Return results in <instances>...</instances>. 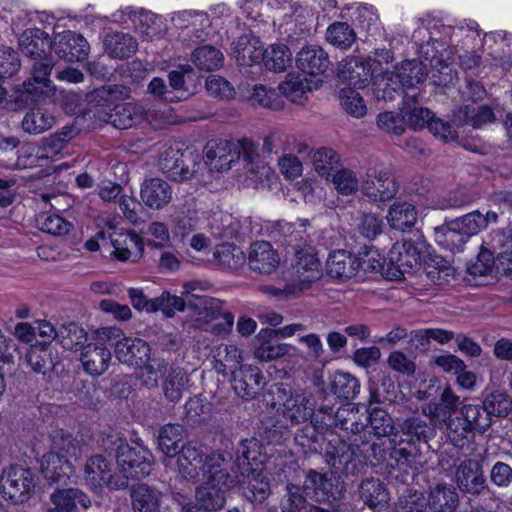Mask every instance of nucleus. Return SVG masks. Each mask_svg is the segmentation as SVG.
<instances>
[{"mask_svg": "<svg viewBox=\"0 0 512 512\" xmlns=\"http://www.w3.org/2000/svg\"><path fill=\"white\" fill-rule=\"evenodd\" d=\"M198 79L194 67L189 64H180L175 70H171L168 73V87L175 93V102L194 95Z\"/></svg>", "mask_w": 512, "mask_h": 512, "instance_id": "nucleus-26", "label": "nucleus"}, {"mask_svg": "<svg viewBox=\"0 0 512 512\" xmlns=\"http://www.w3.org/2000/svg\"><path fill=\"white\" fill-rule=\"evenodd\" d=\"M190 60L199 70L211 72L222 67L224 55L212 45H202L192 51Z\"/></svg>", "mask_w": 512, "mask_h": 512, "instance_id": "nucleus-52", "label": "nucleus"}, {"mask_svg": "<svg viewBox=\"0 0 512 512\" xmlns=\"http://www.w3.org/2000/svg\"><path fill=\"white\" fill-rule=\"evenodd\" d=\"M231 376L232 387L239 397L250 400L259 394L263 380L259 368L252 365L240 366Z\"/></svg>", "mask_w": 512, "mask_h": 512, "instance_id": "nucleus-22", "label": "nucleus"}, {"mask_svg": "<svg viewBox=\"0 0 512 512\" xmlns=\"http://www.w3.org/2000/svg\"><path fill=\"white\" fill-rule=\"evenodd\" d=\"M185 429L180 424H166L159 430L158 445L163 453L173 457L180 450L179 443L183 440Z\"/></svg>", "mask_w": 512, "mask_h": 512, "instance_id": "nucleus-56", "label": "nucleus"}, {"mask_svg": "<svg viewBox=\"0 0 512 512\" xmlns=\"http://www.w3.org/2000/svg\"><path fill=\"white\" fill-rule=\"evenodd\" d=\"M483 408L490 417L504 418L512 411V399L505 391L494 390L485 397Z\"/></svg>", "mask_w": 512, "mask_h": 512, "instance_id": "nucleus-63", "label": "nucleus"}, {"mask_svg": "<svg viewBox=\"0 0 512 512\" xmlns=\"http://www.w3.org/2000/svg\"><path fill=\"white\" fill-rule=\"evenodd\" d=\"M102 447L114 455L118 470L132 473L137 480L151 473L152 454L143 445H130L118 433H110L103 437Z\"/></svg>", "mask_w": 512, "mask_h": 512, "instance_id": "nucleus-1", "label": "nucleus"}, {"mask_svg": "<svg viewBox=\"0 0 512 512\" xmlns=\"http://www.w3.org/2000/svg\"><path fill=\"white\" fill-rule=\"evenodd\" d=\"M387 221L392 229L404 232L415 225L417 221V211L410 203H394L389 208Z\"/></svg>", "mask_w": 512, "mask_h": 512, "instance_id": "nucleus-51", "label": "nucleus"}, {"mask_svg": "<svg viewBox=\"0 0 512 512\" xmlns=\"http://www.w3.org/2000/svg\"><path fill=\"white\" fill-rule=\"evenodd\" d=\"M49 453L58 454V456L65 458H77L80 453L79 442L70 433L63 430L54 431L51 434Z\"/></svg>", "mask_w": 512, "mask_h": 512, "instance_id": "nucleus-61", "label": "nucleus"}, {"mask_svg": "<svg viewBox=\"0 0 512 512\" xmlns=\"http://www.w3.org/2000/svg\"><path fill=\"white\" fill-rule=\"evenodd\" d=\"M354 253L336 250L329 254L326 262L327 274L335 279H349L356 275Z\"/></svg>", "mask_w": 512, "mask_h": 512, "instance_id": "nucleus-43", "label": "nucleus"}, {"mask_svg": "<svg viewBox=\"0 0 512 512\" xmlns=\"http://www.w3.org/2000/svg\"><path fill=\"white\" fill-rule=\"evenodd\" d=\"M189 378L184 368L170 367L163 378L162 389L165 398L172 403H177L183 396Z\"/></svg>", "mask_w": 512, "mask_h": 512, "instance_id": "nucleus-49", "label": "nucleus"}, {"mask_svg": "<svg viewBox=\"0 0 512 512\" xmlns=\"http://www.w3.org/2000/svg\"><path fill=\"white\" fill-rule=\"evenodd\" d=\"M268 460L263 444L256 438L242 439L235 452L234 465L239 472L249 468H262Z\"/></svg>", "mask_w": 512, "mask_h": 512, "instance_id": "nucleus-18", "label": "nucleus"}, {"mask_svg": "<svg viewBox=\"0 0 512 512\" xmlns=\"http://www.w3.org/2000/svg\"><path fill=\"white\" fill-rule=\"evenodd\" d=\"M328 465L345 475H355L361 466L354 446L339 438L329 440L325 450Z\"/></svg>", "mask_w": 512, "mask_h": 512, "instance_id": "nucleus-10", "label": "nucleus"}, {"mask_svg": "<svg viewBox=\"0 0 512 512\" xmlns=\"http://www.w3.org/2000/svg\"><path fill=\"white\" fill-rule=\"evenodd\" d=\"M312 162L315 171L327 180L341 167L339 155L333 149L326 147L313 152Z\"/></svg>", "mask_w": 512, "mask_h": 512, "instance_id": "nucleus-55", "label": "nucleus"}, {"mask_svg": "<svg viewBox=\"0 0 512 512\" xmlns=\"http://www.w3.org/2000/svg\"><path fill=\"white\" fill-rule=\"evenodd\" d=\"M34 473L29 468L12 466L5 470L0 479L3 497L13 504L26 502L35 488Z\"/></svg>", "mask_w": 512, "mask_h": 512, "instance_id": "nucleus-6", "label": "nucleus"}, {"mask_svg": "<svg viewBox=\"0 0 512 512\" xmlns=\"http://www.w3.org/2000/svg\"><path fill=\"white\" fill-rule=\"evenodd\" d=\"M104 51L113 59H127L138 50L137 40L129 33L110 32L103 39Z\"/></svg>", "mask_w": 512, "mask_h": 512, "instance_id": "nucleus-36", "label": "nucleus"}, {"mask_svg": "<svg viewBox=\"0 0 512 512\" xmlns=\"http://www.w3.org/2000/svg\"><path fill=\"white\" fill-rule=\"evenodd\" d=\"M373 94L378 101H391L402 95L404 86L394 70H386L377 75L373 81Z\"/></svg>", "mask_w": 512, "mask_h": 512, "instance_id": "nucleus-44", "label": "nucleus"}, {"mask_svg": "<svg viewBox=\"0 0 512 512\" xmlns=\"http://www.w3.org/2000/svg\"><path fill=\"white\" fill-rule=\"evenodd\" d=\"M453 480L455 487L470 501L486 498L487 504H496L498 496L489 486L480 460L466 458L455 467Z\"/></svg>", "mask_w": 512, "mask_h": 512, "instance_id": "nucleus-2", "label": "nucleus"}, {"mask_svg": "<svg viewBox=\"0 0 512 512\" xmlns=\"http://www.w3.org/2000/svg\"><path fill=\"white\" fill-rule=\"evenodd\" d=\"M356 272L363 270L365 273H380L384 277L385 268L388 266L386 260L373 246L364 245L354 253Z\"/></svg>", "mask_w": 512, "mask_h": 512, "instance_id": "nucleus-48", "label": "nucleus"}, {"mask_svg": "<svg viewBox=\"0 0 512 512\" xmlns=\"http://www.w3.org/2000/svg\"><path fill=\"white\" fill-rule=\"evenodd\" d=\"M496 120L492 107L488 105L474 106L465 104L452 111V123L458 128L471 125L475 129L493 123Z\"/></svg>", "mask_w": 512, "mask_h": 512, "instance_id": "nucleus-21", "label": "nucleus"}, {"mask_svg": "<svg viewBox=\"0 0 512 512\" xmlns=\"http://www.w3.org/2000/svg\"><path fill=\"white\" fill-rule=\"evenodd\" d=\"M214 369L224 376L232 375L239 370L242 361V352L235 346L219 345L213 351Z\"/></svg>", "mask_w": 512, "mask_h": 512, "instance_id": "nucleus-46", "label": "nucleus"}, {"mask_svg": "<svg viewBox=\"0 0 512 512\" xmlns=\"http://www.w3.org/2000/svg\"><path fill=\"white\" fill-rule=\"evenodd\" d=\"M26 360L35 373L42 374L49 381L56 367L61 363L58 351L51 341L36 342L31 345L26 354Z\"/></svg>", "mask_w": 512, "mask_h": 512, "instance_id": "nucleus-14", "label": "nucleus"}, {"mask_svg": "<svg viewBox=\"0 0 512 512\" xmlns=\"http://www.w3.org/2000/svg\"><path fill=\"white\" fill-rule=\"evenodd\" d=\"M434 235L438 245L453 253L462 251L468 241L452 219L446 220L441 226L435 227Z\"/></svg>", "mask_w": 512, "mask_h": 512, "instance_id": "nucleus-45", "label": "nucleus"}, {"mask_svg": "<svg viewBox=\"0 0 512 512\" xmlns=\"http://www.w3.org/2000/svg\"><path fill=\"white\" fill-rule=\"evenodd\" d=\"M157 165L162 173L173 181L182 182L194 174V170L185 162L183 153L171 147L160 153Z\"/></svg>", "mask_w": 512, "mask_h": 512, "instance_id": "nucleus-25", "label": "nucleus"}, {"mask_svg": "<svg viewBox=\"0 0 512 512\" xmlns=\"http://www.w3.org/2000/svg\"><path fill=\"white\" fill-rule=\"evenodd\" d=\"M228 490L203 481L195 491V501L204 511H218L226 504Z\"/></svg>", "mask_w": 512, "mask_h": 512, "instance_id": "nucleus-47", "label": "nucleus"}, {"mask_svg": "<svg viewBox=\"0 0 512 512\" xmlns=\"http://www.w3.org/2000/svg\"><path fill=\"white\" fill-rule=\"evenodd\" d=\"M161 492L145 483L130 487V500L134 512H161Z\"/></svg>", "mask_w": 512, "mask_h": 512, "instance_id": "nucleus-35", "label": "nucleus"}, {"mask_svg": "<svg viewBox=\"0 0 512 512\" xmlns=\"http://www.w3.org/2000/svg\"><path fill=\"white\" fill-rule=\"evenodd\" d=\"M444 423L447 428V436L455 447L463 448L470 442L469 437L473 436L474 429H472L462 416L451 417Z\"/></svg>", "mask_w": 512, "mask_h": 512, "instance_id": "nucleus-64", "label": "nucleus"}, {"mask_svg": "<svg viewBox=\"0 0 512 512\" xmlns=\"http://www.w3.org/2000/svg\"><path fill=\"white\" fill-rule=\"evenodd\" d=\"M315 505L307 500L302 487L289 483L286 485V493L281 499V512H313Z\"/></svg>", "mask_w": 512, "mask_h": 512, "instance_id": "nucleus-54", "label": "nucleus"}, {"mask_svg": "<svg viewBox=\"0 0 512 512\" xmlns=\"http://www.w3.org/2000/svg\"><path fill=\"white\" fill-rule=\"evenodd\" d=\"M55 124L54 116L43 109H32L25 114L22 120V129L28 134H41Z\"/></svg>", "mask_w": 512, "mask_h": 512, "instance_id": "nucleus-57", "label": "nucleus"}, {"mask_svg": "<svg viewBox=\"0 0 512 512\" xmlns=\"http://www.w3.org/2000/svg\"><path fill=\"white\" fill-rule=\"evenodd\" d=\"M394 72L404 88H414L423 84L428 77L426 64L420 59H406L394 66Z\"/></svg>", "mask_w": 512, "mask_h": 512, "instance_id": "nucleus-42", "label": "nucleus"}, {"mask_svg": "<svg viewBox=\"0 0 512 512\" xmlns=\"http://www.w3.org/2000/svg\"><path fill=\"white\" fill-rule=\"evenodd\" d=\"M52 50L60 59L79 62L88 57L90 45L81 34L67 30L55 35Z\"/></svg>", "mask_w": 512, "mask_h": 512, "instance_id": "nucleus-12", "label": "nucleus"}, {"mask_svg": "<svg viewBox=\"0 0 512 512\" xmlns=\"http://www.w3.org/2000/svg\"><path fill=\"white\" fill-rule=\"evenodd\" d=\"M111 352L104 343L89 342L81 351L80 360L84 370L93 375H102L109 367L111 361Z\"/></svg>", "mask_w": 512, "mask_h": 512, "instance_id": "nucleus-30", "label": "nucleus"}, {"mask_svg": "<svg viewBox=\"0 0 512 512\" xmlns=\"http://www.w3.org/2000/svg\"><path fill=\"white\" fill-rule=\"evenodd\" d=\"M207 455L206 447L202 444L194 441L183 444L175 455L181 477L189 482L196 483L199 480L201 466Z\"/></svg>", "mask_w": 512, "mask_h": 512, "instance_id": "nucleus-11", "label": "nucleus"}, {"mask_svg": "<svg viewBox=\"0 0 512 512\" xmlns=\"http://www.w3.org/2000/svg\"><path fill=\"white\" fill-rule=\"evenodd\" d=\"M302 490L307 497L319 504L337 507L344 499L346 487L341 477L333 473L309 468L303 471Z\"/></svg>", "mask_w": 512, "mask_h": 512, "instance_id": "nucleus-4", "label": "nucleus"}, {"mask_svg": "<svg viewBox=\"0 0 512 512\" xmlns=\"http://www.w3.org/2000/svg\"><path fill=\"white\" fill-rule=\"evenodd\" d=\"M264 48L259 39L250 35H242L232 44V55L241 66H251L262 62Z\"/></svg>", "mask_w": 512, "mask_h": 512, "instance_id": "nucleus-34", "label": "nucleus"}, {"mask_svg": "<svg viewBox=\"0 0 512 512\" xmlns=\"http://www.w3.org/2000/svg\"><path fill=\"white\" fill-rule=\"evenodd\" d=\"M359 380L348 372L336 371L330 378V391L339 399L353 400L360 393Z\"/></svg>", "mask_w": 512, "mask_h": 512, "instance_id": "nucleus-50", "label": "nucleus"}, {"mask_svg": "<svg viewBox=\"0 0 512 512\" xmlns=\"http://www.w3.org/2000/svg\"><path fill=\"white\" fill-rule=\"evenodd\" d=\"M87 341V332L78 323H63L59 327L58 342L64 349L82 351Z\"/></svg>", "mask_w": 512, "mask_h": 512, "instance_id": "nucleus-53", "label": "nucleus"}, {"mask_svg": "<svg viewBox=\"0 0 512 512\" xmlns=\"http://www.w3.org/2000/svg\"><path fill=\"white\" fill-rule=\"evenodd\" d=\"M373 76L369 61L359 57L344 59L338 69V77L343 82L357 89L365 88Z\"/></svg>", "mask_w": 512, "mask_h": 512, "instance_id": "nucleus-17", "label": "nucleus"}, {"mask_svg": "<svg viewBox=\"0 0 512 512\" xmlns=\"http://www.w3.org/2000/svg\"><path fill=\"white\" fill-rule=\"evenodd\" d=\"M427 500L433 512H454L459 505V494L454 485L439 483L430 488Z\"/></svg>", "mask_w": 512, "mask_h": 512, "instance_id": "nucleus-38", "label": "nucleus"}, {"mask_svg": "<svg viewBox=\"0 0 512 512\" xmlns=\"http://www.w3.org/2000/svg\"><path fill=\"white\" fill-rule=\"evenodd\" d=\"M458 401L459 398L447 387L443 390L438 403H430L425 408L434 421L446 422L457 409Z\"/></svg>", "mask_w": 512, "mask_h": 512, "instance_id": "nucleus-59", "label": "nucleus"}, {"mask_svg": "<svg viewBox=\"0 0 512 512\" xmlns=\"http://www.w3.org/2000/svg\"><path fill=\"white\" fill-rule=\"evenodd\" d=\"M291 348L288 344L278 342L274 329L264 328L256 336L254 355L260 361L268 362L289 354Z\"/></svg>", "mask_w": 512, "mask_h": 512, "instance_id": "nucleus-28", "label": "nucleus"}, {"mask_svg": "<svg viewBox=\"0 0 512 512\" xmlns=\"http://www.w3.org/2000/svg\"><path fill=\"white\" fill-rule=\"evenodd\" d=\"M235 467L230 453L212 451L201 466L203 481L230 491L239 479V471H233Z\"/></svg>", "mask_w": 512, "mask_h": 512, "instance_id": "nucleus-5", "label": "nucleus"}, {"mask_svg": "<svg viewBox=\"0 0 512 512\" xmlns=\"http://www.w3.org/2000/svg\"><path fill=\"white\" fill-rule=\"evenodd\" d=\"M19 48L27 57L34 59L47 55L52 50V40L47 32L40 28L25 30L18 40Z\"/></svg>", "mask_w": 512, "mask_h": 512, "instance_id": "nucleus-33", "label": "nucleus"}, {"mask_svg": "<svg viewBox=\"0 0 512 512\" xmlns=\"http://www.w3.org/2000/svg\"><path fill=\"white\" fill-rule=\"evenodd\" d=\"M110 242L114 249L111 256L119 261L131 259L135 262L142 257L144 243L135 232H113L110 235Z\"/></svg>", "mask_w": 512, "mask_h": 512, "instance_id": "nucleus-23", "label": "nucleus"}, {"mask_svg": "<svg viewBox=\"0 0 512 512\" xmlns=\"http://www.w3.org/2000/svg\"><path fill=\"white\" fill-rule=\"evenodd\" d=\"M262 62L270 71L282 72L292 61V53L285 44H273L264 50Z\"/></svg>", "mask_w": 512, "mask_h": 512, "instance_id": "nucleus-60", "label": "nucleus"}, {"mask_svg": "<svg viewBox=\"0 0 512 512\" xmlns=\"http://www.w3.org/2000/svg\"><path fill=\"white\" fill-rule=\"evenodd\" d=\"M367 414L365 422L371 427L375 436L382 438L393 433L395 429L394 421L386 410L375 406L374 408H368Z\"/></svg>", "mask_w": 512, "mask_h": 512, "instance_id": "nucleus-58", "label": "nucleus"}, {"mask_svg": "<svg viewBox=\"0 0 512 512\" xmlns=\"http://www.w3.org/2000/svg\"><path fill=\"white\" fill-rule=\"evenodd\" d=\"M171 186L161 178L146 179L141 185L140 198L151 209H162L172 200Z\"/></svg>", "mask_w": 512, "mask_h": 512, "instance_id": "nucleus-31", "label": "nucleus"}, {"mask_svg": "<svg viewBox=\"0 0 512 512\" xmlns=\"http://www.w3.org/2000/svg\"><path fill=\"white\" fill-rule=\"evenodd\" d=\"M283 401V415L292 423H302L312 420L314 405L304 394L292 393Z\"/></svg>", "mask_w": 512, "mask_h": 512, "instance_id": "nucleus-40", "label": "nucleus"}, {"mask_svg": "<svg viewBox=\"0 0 512 512\" xmlns=\"http://www.w3.org/2000/svg\"><path fill=\"white\" fill-rule=\"evenodd\" d=\"M131 89L125 85L108 84L95 89L90 95V101L95 103L97 114L100 118L104 111H109L117 101L130 97Z\"/></svg>", "mask_w": 512, "mask_h": 512, "instance_id": "nucleus-37", "label": "nucleus"}, {"mask_svg": "<svg viewBox=\"0 0 512 512\" xmlns=\"http://www.w3.org/2000/svg\"><path fill=\"white\" fill-rule=\"evenodd\" d=\"M359 498L372 510L384 509L390 500L386 484L378 477H367L361 480L357 488Z\"/></svg>", "mask_w": 512, "mask_h": 512, "instance_id": "nucleus-27", "label": "nucleus"}, {"mask_svg": "<svg viewBox=\"0 0 512 512\" xmlns=\"http://www.w3.org/2000/svg\"><path fill=\"white\" fill-rule=\"evenodd\" d=\"M111 463L100 454L89 457L84 466V481L92 490L104 487L111 472Z\"/></svg>", "mask_w": 512, "mask_h": 512, "instance_id": "nucleus-41", "label": "nucleus"}, {"mask_svg": "<svg viewBox=\"0 0 512 512\" xmlns=\"http://www.w3.org/2000/svg\"><path fill=\"white\" fill-rule=\"evenodd\" d=\"M292 263V281L297 282L303 290L322 276L320 261L314 246H308L301 254H295Z\"/></svg>", "mask_w": 512, "mask_h": 512, "instance_id": "nucleus-13", "label": "nucleus"}, {"mask_svg": "<svg viewBox=\"0 0 512 512\" xmlns=\"http://www.w3.org/2000/svg\"><path fill=\"white\" fill-rule=\"evenodd\" d=\"M241 495L253 505L262 504L271 495V480L263 468H249L239 472Z\"/></svg>", "mask_w": 512, "mask_h": 512, "instance_id": "nucleus-9", "label": "nucleus"}, {"mask_svg": "<svg viewBox=\"0 0 512 512\" xmlns=\"http://www.w3.org/2000/svg\"><path fill=\"white\" fill-rule=\"evenodd\" d=\"M279 262V256L269 242L257 241L251 245L249 266L253 271L271 274L278 267Z\"/></svg>", "mask_w": 512, "mask_h": 512, "instance_id": "nucleus-32", "label": "nucleus"}, {"mask_svg": "<svg viewBox=\"0 0 512 512\" xmlns=\"http://www.w3.org/2000/svg\"><path fill=\"white\" fill-rule=\"evenodd\" d=\"M100 119L124 130L141 124L146 119V112L133 103H117L109 111H104Z\"/></svg>", "mask_w": 512, "mask_h": 512, "instance_id": "nucleus-19", "label": "nucleus"}, {"mask_svg": "<svg viewBox=\"0 0 512 512\" xmlns=\"http://www.w3.org/2000/svg\"><path fill=\"white\" fill-rule=\"evenodd\" d=\"M423 414L405 418L400 424V430L410 444L428 443L436 435L434 420L423 408Z\"/></svg>", "mask_w": 512, "mask_h": 512, "instance_id": "nucleus-16", "label": "nucleus"}, {"mask_svg": "<svg viewBox=\"0 0 512 512\" xmlns=\"http://www.w3.org/2000/svg\"><path fill=\"white\" fill-rule=\"evenodd\" d=\"M399 189L390 170L369 169L362 180V194L373 202H387L395 197Z\"/></svg>", "mask_w": 512, "mask_h": 512, "instance_id": "nucleus-7", "label": "nucleus"}, {"mask_svg": "<svg viewBox=\"0 0 512 512\" xmlns=\"http://www.w3.org/2000/svg\"><path fill=\"white\" fill-rule=\"evenodd\" d=\"M41 472L50 483H66L74 472V467L69 458L58 456L54 453H46L41 462Z\"/></svg>", "mask_w": 512, "mask_h": 512, "instance_id": "nucleus-39", "label": "nucleus"}, {"mask_svg": "<svg viewBox=\"0 0 512 512\" xmlns=\"http://www.w3.org/2000/svg\"><path fill=\"white\" fill-rule=\"evenodd\" d=\"M295 61L299 70L312 76L323 75L331 64L328 53L317 45L303 47Z\"/></svg>", "mask_w": 512, "mask_h": 512, "instance_id": "nucleus-24", "label": "nucleus"}, {"mask_svg": "<svg viewBox=\"0 0 512 512\" xmlns=\"http://www.w3.org/2000/svg\"><path fill=\"white\" fill-rule=\"evenodd\" d=\"M307 225L308 220H301L299 223L277 222L271 234L275 241L285 247L288 255L301 254L305 248L313 246L306 232Z\"/></svg>", "mask_w": 512, "mask_h": 512, "instance_id": "nucleus-8", "label": "nucleus"}, {"mask_svg": "<svg viewBox=\"0 0 512 512\" xmlns=\"http://www.w3.org/2000/svg\"><path fill=\"white\" fill-rule=\"evenodd\" d=\"M53 504L48 512H78V507L88 509L91 506L90 497L79 488L56 489L50 495Z\"/></svg>", "mask_w": 512, "mask_h": 512, "instance_id": "nucleus-29", "label": "nucleus"}, {"mask_svg": "<svg viewBox=\"0 0 512 512\" xmlns=\"http://www.w3.org/2000/svg\"><path fill=\"white\" fill-rule=\"evenodd\" d=\"M425 253H427V242L421 234H415L414 238H406L401 243H395L388 253V266L385 268L384 278L401 280L405 273H410L422 264Z\"/></svg>", "mask_w": 512, "mask_h": 512, "instance_id": "nucleus-3", "label": "nucleus"}, {"mask_svg": "<svg viewBox=\"0 0 512 512\" xmlns=\"http://www.w3.org/2000/svg\"><path fill=\"white\" fill-rule=\"evenodd\" d=\"M234 140H211L207 143L206 163L212 170L223 171L231 168V164L239 160Z\"/></svg>", "mask_w": 512, "mask_h": 512, "instance_id": "nucleus-20", "label": "nucleus"}, {"mask_svg": "<svg viewBox=\"0 0 512 512\" xmlns=\"http://www.w3.org/2000/svg\"><path fill=\"white\" fill-rule=\"evenodd\" d=\"M325 434L326 432H321L316 425L310 422L295 433L294 440L303 449L318 453L322 451Z\"/></svg>", "mask_w": 512, "mask_h": 512, "instance_id": "nucleus-62", "label": "nucleus"}, {"mask_svg": "<svg viewBox=\"0 0 512 512\" xmlns=\"http://www.w3.org/2000/svg\"><path fill=\"white\" fill-rule=\"evenodd\" d=\"M114 354L122 364L138 368L150 360L151 347L143 339L124 336L115 343Z\"/></svg>", "mask_w": 512, "mask_h": 512, "instance_id": "nucleus-15", "label": "nucleus"}]
</instances>
